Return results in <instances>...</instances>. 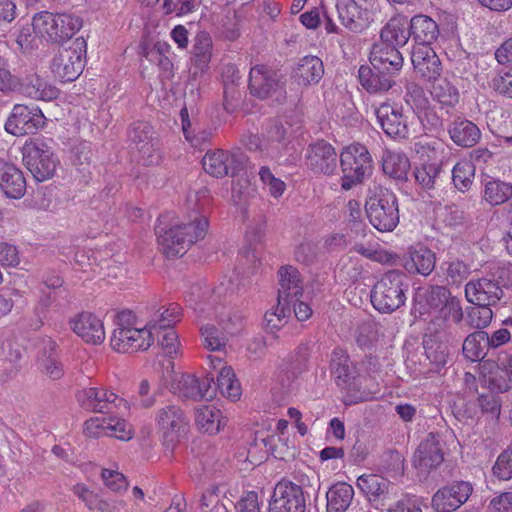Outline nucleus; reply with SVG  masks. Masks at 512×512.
Here are the masks:
<instances>
[{"label":"nucleus","mask_w":512,"mask_h":512,"mask_svg":"<svg viewBox=\"0 0 512 512\" xmlns=\"http://www.w3.org/2000/svg\"><path fill=\"white\" fill-rule=\"evenodd\" d=\"M81 25L79 17L46 11L34 16L32 22L35 33L52 42L71 38L81 28Z\"/></svg>","instance_id":"423d86ee"},{"label":"nucleus","mask_w":512,"mask_h":512,"mask_svg":"<svg viewBox=\"0 0 512 512\" xmlns=\"http://www.w3.org/2000/svg\"><path fill=\"white\" fill-rule=\"evenodd\" d=\"M114 330L111 335L110 345L113 350L120 353L147 350L153 343L152 330L145 325L138 328L135 325V317L131 311H121L115 315Z\"/></svg>","instance_id":"f03ea898"},{"label":"nucleus","mask_w":512,"mask_h":512,"mask_svg":"<svg viewBox=\"0 0 512 512\" xmlns=\"http://www.w3.org/2000/svg\"><path fill=\"white\" fill-rule=\"evenodd\" d=\"M249 87L260 99L273 98L277 102L285 99V90L277 73L265 65H256L250 70Z\"/></svg>","instance_id":"f8f14e48"},{"label":"nucleus","mask_w":512,"mask_h":512,"mask_svg":"<svg viewBox=\"0 0 512 512\" xmlns=\"http://www.w3.org/2000/svg\"><path fill=\"white\" fill-rule=\"evenodd\" d=\"M208 229V220L198 211L174 223L169 229L156 227L159 244L167 257L183 256L190 246L202 240Z\"/></svg>","instance_id":"f257e3e1"},{"label":"nucleus","mask_w":512,"mask_h":512,"mask_svg":"<svg viewBox=\"0 0 512 512\" xmlns=\"http://www.w3.org/2000/svg\"><path fill=\"white\" fill-rule=\"evenodd\" d=\"M324 74L322 60L317 56H305L301 58L294 70V77L300 85L318 83Z\"/></svg>","instance_id":"473e14b6"},{"label":"nucleus","mask_w":512,"mask_h":512,"mask_svg":"<svg viewBox=\"0 0 512 512\" xmlns=\"http://www.w3.org/2000/svg\"><path fill=\"white\" fill-rule=\"evenodd\" d=\"M159 333H156L159 337V343L165 352L166 355L172 356L176 354L179 349V340L178 335L174 328H169L166 330H158Z\"/></svg>","instance_id":"e2e57ef3"},{"label":"nucleus","mask_w":512,"mask_h":512,"mask_svg":"<svg viewBox=\"0 0 512 512\" xmlns=\"http://www.w3.org/2000/svg\"><path fill=\"white\" fill-rule=\"evenodd\" d=\"M410 31L415 45L431 46L439 34L437 23L426 15L414 16L410 21Z\"/></svg>","instance_id":"72a5a7b5"},{"label":"nucleus","mask_w":512,"mask_h":512,"mask_svg":"<svg viewBox=\"0 0 512 512\" xmlns=\"http://www.w3.org/2000/svg\"><path fill=\"white\" fill-rule=\"evenodd\" d=\"M446 275L452 284L460 285L470 274L469 267L462 261L447 263Z\"/></svg>","instance_id":"0e129e2a"},{"label":"nucleus","mask_w":512,"mask_h":512,"mask_svg":"<svg viewBox=\"0 0 512 512\" xmlns=\"http://www.w3.org/2000/svg\"><path fill=\"white\" fill-rule=\"evenodd\" d=\"M44 119L38 107L16 104L5 123V130L14 136L32 134L44 125Z\"/></svg>","instance_id":"4468645a"},{"label":"nucleus","mask_w":512,"mask_h":512,"mask_svg":"<svg viewBox=\"0 0 512 512\" xmlns=\"http://www.w3.org/2000/svg\"><path fill=\"white\" fill-rule=\"evenodd\" d=\"M383 171L390 177L404 180L407 177L410 161L402 152L386 151L383 155Z\"/></svg>","instance_id":"37998d69"},{"label":"nucleus","mask_w":512,"mask_h":512,"mask_svg":"<svg viewBox=\"0 0 512 512\" xmlns=\"http://www.w3.org/2000/svg\"><path fill=\"white\" fill-rule=\"evenodd\" d=\"M330 370L336 379L338 386L345 387L353 374V365L347 353L335 348L331 353Z\"/></svg>","instance_id":"79ce46f5"},{"label":"nucleus","mask_w":512,"mask_h":512,"mask_svg":"<svg viewBox=\"0 0 512 512\" xmlns=\"http://www.w3.org/2000/svg\"><path fill=\"white\" fill-rule=\"evenodd\" d=\"M487 366H496V369L501 370L507 377V379H504L503 377L498 378L496 374L494 375L493 373H490L487 378L489 386L501 393L508 391L510 389V383H512V356L508 354L500 355L498 357L497 364L485 362L483 364V368H486Z\"/></svg>","instance_id":"ea45409f"},{"label":"nucleus","mask_w":512,"mask_h":512,"mask_svg":"<svg viewBox=\"0 0 512 512\" xmlns=\"http://www.w3.org/2000/svg\"><path fill=\"white\" fill-rule=\"evenodd\" d=\"M180 315V307L177 304H170L167 308L159 309L146 326L152 330L154 336L155 333H159L158 330L173 328Z\"/></svg>","instance_id":"49530a36"},{"label":"nucleus","mask_w":512,"mask_h":512,"mask_svg":"<svg viewBox=\"0 0 512 512\" xmlns=\"http://www.w3.org/2000/svg\"><path fill=\"white\" fill-rule=\"evenodd\" d=\"M285 129L282 125L274 123L268 133L267 140L260 141L257 136H253L249 142V149L259 150L269 158H278L284 148L283 140L285 138Z\"/></svg>","instance_id":"bb28decb"},{"label":"nucleus","mask_w":512,"mask_h":512,"mask_svg":"<svg viewBox=\"0 0 512 512\" xmlns=\"http://www.w3.org/2000/svg\"><path fill=\"white\" fill-rule=\"evenodd\" d=\"M86 42L83 38H76L68 47L59 49L52 60L51 69L61 82L76 80L84 68Z\"/></svg>","instance_id":"0eeeda50"},{"label":"nucleus","mask_w":512,"mask_h":512,"mask_svg":"<svg viewBox=\"0 0 512 512\" xmlns=\"http://www.w3.org/2000/svg\"><path fill=\"white\" fill-rule=\"evenodd\" d=\"M306 501L301 485L280 481L274 488L269 512H305Z\"/></svg>","instance_id":"dca6fc26"},{"label":"nucleus","mask_w":512,"mask_h":512,"mask_svg":"<svg viewBox=\"0 0 512 512\" xmlns=\"http://www.w3.org/2000/svg\"><path fill=\"white\" fill-rule=\"evenodd\" d=\"M155 424L164 445L173 447L188 428L185 412L176 404H167L155 412Z\"/></svg>","instance_id":"1a4fd4ad"},{"label":"nucleus","mask_w":512,"mask_h":512,"mask_svg":"<svg viewBox=\"0 0 512 512\" xmlns=\"http://www.w3.org/2000/svg\"><path fill=\"white\" fill-rule=\"evenodd\" d=\"M404 100L405 103L417 114L419 119H422V114H427L429 99L427 98L423 88L418 84L410 83L407 85Z\"/></svg>","instance_id":"864d4df0"},{"label":"nucleus","mask_w":512,"mask_h":512,"mask_svg":"<svg viewBox=\"0 0 512 512\" xmlns=\"http://www.w3.org/2000/svg\"><path fill=\"white\" fill-rule=\"evenodd\" d=\"M279 276V290L278 301L279 304H288L298 300L304 291L303 279L297 268L287 265L283 266L278 271Z\"/></svg>","instance_id":"4be33fe9"},{"label":"nucleus","mask_w":512,"mask_h":512,"mask_svg":"<svg viewBox=\"0 0 512 512\" xmlns=\"http://www.w3.org/2000/svg\"><path fill=\"white\" fill-rule=\"evenodd\" d=\"M306 163L315 173L331 174L337 167V153L331 144L319 141L309 146Z\"/></svg>","instance_id":"412c9836"},{"label":"nucleus","mask_w":512,"mask_h":512,"mask_svg":"<svg viewBox=\"0 0 512 512\" xmlns=\"http://www.w3.org/2000/svg\"><path fill=\"white\" fill-rule=\"evenodd\" d=\"M72 331L84 342L99 345L106 334L103 321L90 312H82L70 320Z\"/></svg>","instance_id":"aec40b11"},{"label":"nucleus","mask_w":512,"mask_h":512,"mask_svg":"<svg viewBox=\"0 0 512 512\" xmlns=\"http://www.w3.org/2000/svg\"><path fill=\"white\" fill-rule=\"evenodd\" d=\"M107 436L128 441L133 436L132 425L124 419L108 418Z\"/></svg>","instance_id":"052dcab7"},{"label":"nucleus","mask_w":512,"mask_h":512,"mask_svg":"<svg viewBox=\"0 0 512 512\" xmlns=\"http://www.w3.org/2000/svg\"><path fill=\"white\" fill-rule=\"evenodd\" d=\"M377 122L393 139H409L412 136L407 117L403 114L402 106L398 104L382 103L375 109Z\"/></svg>","instance_id":"2eb2a0df"},{"label":"nucleus","mask_w":512,"mask_h":512,"mask_svg":"<svg viewBox=\"0 0 512 512\" xmlns=\"http://www.w3.org/2000/svg\"><path fill=\"white\" fill-rule=\"evenodd\" d=\"M151 134L152 128L146 122L134 123L129 130L128 137L130 142L136 145L143 157H151L152 152L155 150Z\"/></svg>","instance_id":"a19ab883"},{"label":"nucleus","mask_w":512,"mask_h":512,"mask_svg":"<svg viewBox=\"0 0 512 512\" xmlns=\"http://www.w3.org/2000/svg\"><path fill=\"white\" fill-rule=\"evenodd\" d=\"M56 343L47 339L45 341V355L41 360L42 370L52 379H59L62 376V366L57 358Z\"/></svg>","instance_id":"5fc2aeb1"},{"label":"nucleus","mask_w":512,"mask_h":512,"mask_svg":"<svg viewBox=\"0 0 512 512\" xmlns=\"http://www.w3.org/2000/svg\"><path fill=\"white\" fill-rule=\"evenodd\" d=\"M193 61L199 71L203 72L208 68L212 57V39L204 31L197 33L193 40Z\"/></svg>","instance_id":"c03bdc74"},{"label":"nucleus","mask_w":512,"mask_h":512,"mask_svg":"<svg viewBox=\"0 0 512 512\" xmlns=\"http://www.w3.org/2000/svg\"><path fill=\"white\" fill-rule=\"evenodd\" d=\"M265 446L271 451L272 455L278 459H285L292 455L288 444L281 436H269L264 440Z\"/></svg>","instance_id":"774afa93"},{"label":"nucleus","mask_w":512,"mask_h":512,"mask_svg":"<svg viewBox=\"0 0 512 512\" xmlns=\"http://www.w3.org/2000/svg\"><path fill=\"white\" fill-rule=\"evenodd\" d=\"M370 63L374 69L395 75L403 66V57L396 46L381 42L373 46Z\"/></svg>","instance_id":"5701e85b"},{"label":"nucleus","mask_w":512,"mask_h":512,"mask_svg":"<svg viewBox=\"0 0 512 512\" xmlns=\"http://www.w3.org/2000/svg\"><path fill=\"white\" fill-rule=\"evenodd\" d=\"M213 382L214 378L209 375L197 377L190 373H180L174 376L172 389L181 399L211 400L216 394V389L212 387Z\"/></svg>","instance_id":"9b49d317"},{"label":"nucleus","mask_w":512,"mask_h":512,"mask_svg":"<svg viewBox=\"0 0 512 512\" xmlns=\"http://www.w3.org/2000/svg\"><path fill=\"white\" fill-rule=\"evenodd\" d=\"M411 36L410 23L402 16L390 19L381 30V42L400 47L404 46Z\"/></svg>","instance_id":"2f4dec72"},{"label":"nucleus","mask_w":512,"mask_h":512,"mask_svg":"<svg viewBox=\"0 0 512 512\" xmlns=\"http://www.w3.org/2000/svg\"><path fill=\"white\" fill-rule=\"evenodd\" d=\"M245 157L241 152H229L222 149L209 150L203 156V169L211 176L221 178L234 176L242 168Z\"/></svg>","instance_id":"ddd939ff"},{"label":"nucleus","mask_w":512,"mask_h":512,"mask_svg":"<svg viewBox=\"0 0 512 512\" xmlns=\"http://www.w3.org/2000/svg\"><path fill=\"white\" fill-rule=\"evenodd\" d=\"M342 170L341 188L350 190L362 183L368 177L373 168L372 157L368 149L359 143L345 147L340 155Z\"/></svg>","instance_id":"39448f33"},{"label":"nucleus","mask_w":512,"mask_h":512,"mask_svg":"<svg viewBox=\"0 0 512 512\" xmlns=\"http://www.w3.org/2000/svg\"><path fill=\"white\" fill-rule=\"evenodd\" d=\"M463 316L461 302L455 297L433 313L430 324L436 333L450 332L453 324L458 325L462 322Z\"/></svg>","instance_id":"a878e982"},{"label":"nucleus","mask_w":512,"mask_h":512,"mask_svg":"<svg viewBox=\"0 0 512 512\" xmlns=\"http://www.w3.org/2000/svg\"><path fill=\"white\" fill-rule=\"evenodd\" d=\"M502 296V288L492 279H472L465 285L466 300L476 306L496 305Z\"/></svg>","instance_id":"a211bd4d"},{"label":"nucleus","mask_w":512,"mask_h":512,"mask_svg":"<svg viewBox=\"0 0 512 512\" xmlns=\"http://www.w3.org/2000/svg\"><path fill=\"white\" fill-rule=\"evenodd\" d=\"M475 176V165L472 161L461 160L452 170V181L455 187L461 191L466 192L473 184Z\"/></svg>","instance_id":"603ef678"},{"label":"nucleus","mask_w":512,"mask_h":512,"mask_svg":"<svg viewBox=\"0 0 512 512\" xmlns=\"http://www.w3.org/2000/svg\"><path fill=\"white\" fill-rule=\"evenodd\" d=\"M451 140L461 147H472L481 137L479 128L470 120L457 118L448 127Z\"/></svg>","instance_id":"c756f323"},{"label":"nucleus","mask_w":512,"mask_h":512,"mask_svg":"<svg viewBox=\"0 0 512 512\" xmlns=\"http://www.w3.org/2000/svg\"><path fill=\"white\" fill-rule=\"evenodd\" d=\"M101 475L105 485L114 492L124 490L128 486L125 476L118 471L103 469Z\"/></svg>","instance_id":"338daca9"},{"label":"nucleus","mask_w":512,"mask_h":512,"mask_svg":"<svg viewBox=\"0 0 512 512\" xmlns=\"http://www.w3.org/2000/svg\"><path fill=\"white\" fill-rule=\"evenodd\" d=\"M488 333L474 332L466 337L463 343V354L471 361H478L485 357L488 348Z\"/></svg>","instance_id":"09e8293b"},{"label":"nucleus","mask_w":512,"mask_h":512,"mask_svg":"<svg viewBox=\"0 0 512 512\" xmlns=\"http://www.w3.org/2000/svg\"><path fill=\"white\" fill-rule=\"evenodd\" d=\"M435 267V254L424 246L410 248L404 260V268L409 273L429 275Z\"/></svg>","instance_id":"7c9ffc66"},{"label":"nucleus","mask_w":512,"mask_h":512,"mask_svg":"<svg viewBox=\"0 0 512 512\" xmlns=\"http://www.w3.org/2000/svg\"><path fill=\"white\" fill-rule=\"evenodd\" d=\"M22 155L26 168L37 181L42 182L54 176L58 160L42 140L27 141L22 148Z\"/></svg>","instance_id":"6e6552de"},{"label":"nucleus","mask_w":512,"mask_h":512,"mask_svg":"<svg viewBox=\"0 0 512 512\" xmlns=\"http://www.w3.org/2000/svg\"><path fill=\"white\" fill-rule=\"evenodd\" d=\"M336 8L341 23L353 32H361L369 24V12L354 0H337Z\"/></svg>","instance_id":"393cba45"},{"label":"nucleus","mask_w":512,"mask_h":512,"mask_svg":"<svg viewBox=\"0 0 512 512\" xmlns=\"http://www.w3.org/2000/svg\"><path fill=\"white\" fill-rule=\"evenodd\" d=\"M423 296L433 313L456 297L444 286H431L424 292Z\"/></svg>","instance_id":"4d7b16f0"},{"label":"nucleus","mask_w":512,"mask_h":512,"mask_svg":"<svg viewBox=\"0 0 512 512\" xmlns=\"http://www.w3.org/2000/svg\"><path fill=\"white\" fill-rule=\"evenodd\" d=\"M357 486L369 501L385 499L389 493L390 482L375 474L362 475L357 479Z\"/></svg>","instance_id":"4c0bfd02"},{"label":"nucleus","mask_w":512,"mask_h":512,"mask_svg":"<svg viewBox=\"0 0 512 512\" xmlns=\"http://www.w3.org/2000/svg\"><path fill=\"white\" fill-rule=\"evenodd\" d=\"M492 305H483L473 308L470 313V322L474 328L482 329L487 327L493 318V311L490 308Z\"/></svg>","instance_id":"69168bd1"},{"label":"nucleus","mask_w":512,"mask_h":512,"mask_svg":"<svg viewBox=\"0 0 512 512\" xmlns=\"http://www.w3.org/2000/svg\"><path fill=\"white\" fill-rule=\"evenodd\" d=\"M219 325L221 329L210 324L201 328L203 345L208 350L221 351L224 349L227 343L226 334H234L236 331L230 321L225 322L222 318L219 320Z\"/></svg>","instance_id":"f704fd0d"},{"label":"nucleus","mask_w":512,"mask_h":512,"mask_svg":"<svg viewBox=\"0 0 512 512\" xmlns=\"http://www.w3.org/2000/svg\"><path fill=\"white\" fill-rule=\"evenodd\" d=\"M76 399L83 409L94 413H109L122 406L128 408L127 401L102 386L83 388L77 392Z\"/></svg>","instance_id":"9d476101"},{"label":"nucleus","mask_w":512,"mask_h":512,"mask_svg":"<svg viewBox=\"0 0 512 512\" xmlns=\"http://www.w3.org/2000/svg\"><path fill=\"white\" fill-rule=\"evenodd\" d=\"M259 177L264 185V188L268 190L269 194L274 198H279L285 191V183L276 178L267 166H262L259 170Z\"/></svg>","instance_id":"bf43d9fd"},{"label":"nucleus","mask_w":512,"mask_h":512,"mask_svg":"<svg viewBox=\"0 0 512 512\" xmlns=\"http://www.w3.org/2000/svg\"><path fill=\"white\" fill-rule=\"evenodd\" d=\"M443 460V452L438 437L434 434H429L420 443L413 457L414 466L423 472L437 467Z\"/></svg>","instance_id":"b1692460"},{"label":"nucleus","mask_w":512,"mask_h":512,"mask_svg":"<svg viewBox=\"0 0 512 512\" xmlns=\"http://www.w3.org/2000/svg\"><path fill=\"white\" fill-rule=\"evenodd\" d=\"M291 313V306L288 304H277V307L265 314V326L270 332L279 330L286 323Z\"/></svg>","instance_id":"13d9d810"},{"label":"nucleus","mask_w":512,"mask_h":512,"mask_svg":"<svg viewBox=\"0 0 512 512\" xmlns=\"http://www.w3.org/2000/svg\"><path fill=\"white\" fill-rule=\"evenodd\" d=\"M408 289L407 276L401 271L390 270L374 285L372 305L380 312L392 313L405 304Z\"/></svg>","instance_id":"7ed1b4c3"},{"label":"nucleus","mask_w":512,"mask_h":512,"mask_svg":"<svg viewBox=\"0 0 512 512\" xmlns=\"http://www.w3.org/2000/svg\"><path fill=\"white\" fill-rule=\"evenodd\" d=\"M512 196V187L499 180H491L485 184L484 199L491 205H500Z\"/></svg>","instance_id":"6e6d98bb"},{"label":"nucleus","mask_w":512,"mask_h":512,"mask_svg":"<svg viewBox=\"0 0 512 512\" xmlns=\"http://www.w3.org/2000/svg\"><path fill=\"white\" fill-rule=\"evenodd\" d=\"M352 250L369 260L381 264H394L398 259L396 254L379 248L378 244L356 242Z\"/></svg>","instance_id":"3c124183"},{"label":"nucleus","mask_w":512,"mask_h":512,"mask_svg":"<svg viewBox=\"0 0 512 512\" xmlns=\"http://www.w3.org/2000/svg\"><path fill=\"white\" fill-rule=\"evenodd\" d=\"M0 188L7 197L20 199L26 191L23 173L13 164L4 163L0 167Z\"/></svg>","instance_id":"cd10ccee"},{"label":"nucleus","mask_w":512,"mask_h":512,"mask_svg":"<svg viewBox=\"0 0 512 512\" xmlns=\"http://www.w3.org/2000/svg\"><path fill=\"white\" fill-rule=\"evenodd\" d=\"M392 76L386 71L374 69V67L361 66L358 77L362 87L369 93H383L394 85Z\"/></svg>","instance_id":"c85d7f7f"},{"label":"nucleus","mask_w":512,"mask_h":512,"mask_svg":"<svg viewBox=\"0 0 512 512\" xmlns=\"http://www.w3.org/2000/svg\"><path fill=\"white\" fill-rule=\"evenodd\" d=\"M431 95L442 107H454L459 102V91L447 76L432 80Z\"/></svg>","instance_id":"e433bc0d"},{"label":"nucleus","mask_w":512,"mask_h":512,"mask_svg":"<svg viewBox=\"0 0 512 512\" xmlns=\"http://www.w3.org/2000/svg\"><path fill=\"white\" fill-rule=\"evenodd\" d=\"M366 213L370 223L380 232L393 231L399 223V210L395 194L374 185L366 200Z\"/></svg>","instance_id":"20e7f679"},{"label":"nucleus","mask_w":512,"mask_h":512,"mask_svg":"<svg viewBox=\"0 0 512 512\" xmlns=\"http://www.w3.org/2000/svg\"><path fill=\"white\" fill-rule=\"evenodd\" d=\"M217 387L221 394L231 400H237L241 396V386L235 378L233 369L229 366H222L217 377Z\"/></svg>","instance_id":"8fccbe9b"},{"label":"nucleus","mask_w":512,"mask_h":512,"mask_svg":"<svg viewBox=\"0 0 512 512\" xmlns=\"http://www.w3.org/2000/svg\"><path fill=\"white\" fill-rule=\"evenodd\" d=\"M441 174L439 162H423L414 169L416 184L423 190L434 189Z\"/></svg>","instance_id":"a18cd8bd"},{"label":"nucleus","mask_w":512,"mask_h":512,"mask_svg":"<svg viewBox=\"0 0 512 512\" xmlns=\"http://www.w3.org/2000/svg\"><path fill=\"white\" fill-rule=\"evenodd\" d=\"M353 498L354 488L351 485L345 482L334 484L326 493L327 512H346Z\"/></svg>","instance_id":"c9c22d12"},{"label":"nucleus","mask_w":512,"mask_h":512,"mask_svg":"<svg viewBox=\"0 0 512 512\" xmlns=\"http://www.w3.org/2000/svg\"><path fill=\"white\" fill-rule=\"evenodd\" d=\"M23 92L32 99L43 101L56 99L59 94V90L55 86L38 75H32L27 78L23 85Z\"/></svg>","instance_id":"58836bf2"},{"label":"nucleus","mask_w":512,"mask_h":512,"mask_svg":"<svg viewBox=\"0 0 512 512\" xmlns=\"http://www.w3.org/2000/svg\"><path fill=\"white\" fill-rule=\"evenodd\" d=\"M196 424L204 432L217 433L221 426L222 414L213 405H204L196 409Z\"/></svg>","instance_id":"de8ad7c7"},{"label":"nucleus","mask_w":512,"mask_h":512,"mask_svg":"<svg viewBox=\"0 0 512 512\" xmlns=\"http://www.w3.org/2000/svg\"><path fill=\"white\" fill-rule=\"evenodd\" d=\"M493 474L500 480L512 479V449L504 450L493 466Z\"/></svg>","instance_id":"680f3d73"},{"label":"nucleus","mask_w":512,"mask_h":512,"mask_svg":"<svg viewBox=\"0 0 512 512\" xmlns=\"http://www.w3.org/2000/svg\"><path fill=\"white\" fill-rule=\"evenodd\" d=\"M469 482L458 481L440 488L432 498V506L438 512H453L462 506L472 494Z\"/></svg>","instance_id":"f3484780"},{"label":"nucleus","mask_w":512,"mask_h":512,"mask_svg":"<svg viewBox=\"0 0 512 512\" xmlns=\"http://www.w3.org/2000/svg\"><path fill=\"white\" fill-rule=\"evenodd\" d=\"M411 62L415 73L424 81L431 82L441 76V61L429 45H414Z\"/></svg>","instance_id":"6ab92c4d"}]
</instances>
